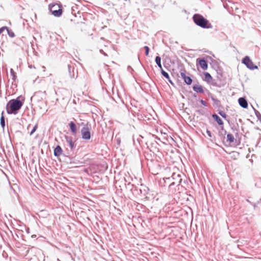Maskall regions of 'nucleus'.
<instances>
[{"instance_id":"nucleus-1","label":"nucleus","mask_w":261,"mask_h":261,"mask_svg":"<svg viewBox=\"0 0 261 261\" xmlns=\"http://www.w3.org/2000/svg\"><path fill=\"white\" fill-rule=\"evenodd\" d=\"M23 102L17 99L10 100L7 104V112L9 114H16L17 111L21 108Z\"/></svg>"},{"instance_id":"nucleus-2","label":"nucleus","mask_w":261,"mask_h":261,"mask_svg":"<svg viewBox=\"0 0 261 261\" xmlns=\"http://www.w3.org/2000/svg\"><path fill=\"white\" fill-rule=\"evenodd\" d=\"M193 19L197 25L201 28L209 29L212 27L209 21L200 14H195L193 17Z\"/></svg>"},{"instance_id":"nucleus-3","label":"nucleus","mask_w":261,"mask_h":261,"mask_svg":"<svg viewBox=\"0 0 261 261\" xmlns=\"http://www.w3.org/2000/svg\"><path fill=\"white\" fill-rule=\"evenodd\" d=\"M50 11L55 16H60L62 13L61 6L58 4H54L50 8Z\"/></svg>"},{"instance_id":"nucleus-4","label":"nucleus","mask_w":261,"mask_h":261,"mask_svg":"<svg viewBox=\"0 0 261 261\" xmlns=\"http://www.w3.org/2000/svg\"><path fill=\"white\" fill-rule=\"evenodd\" d=\"M242 63L250 69H255L257 68V66L254 65L253 62L248 56L245 57L243 59Z\"/></svg>"},{"instance_id":"nucleus-5","label":"nucleus","mask_w":261,"mask_h":261,"mask_svg":"<svg viewBox=\"0 0 261 261\" xmlns=\"http://www.w3.org/2000/svg\"><path fill=\"white\" fill-rule=\"evenodd\" d=\"M82 138L85 140H89L91 138L89 129L87 127H83L81 130Z\"/></svg>"},{"instance_id":"nucleus-6","label":"nucleus","mask_w":261,"mask_h":261,"mask_svg":"<svg viewBox=\"0 0 261 261\" xmlns=\"http://www.w3.org/2000/svg\"><path fill=\"white\" fill-rule=\"evenodd\" d=\"M196 63L199 65L201 69L205 70L208 68L207 62L203 59L198 58L196 60Z\"/></svg>"},{"instance_id":"nucleus-7","label":"nucleus","mask_w":261,"mask_h":261,"mask_svg":"<svg viewBox=\"0 0 261 261\" xmlns=\"http://www.w3.org/2000/svg\"><path fill=\"white\" fill-rule=\"evenodd\" d=\"M172 178L173 180L172 184H180L182 181V179L181 178L180 175L179 174H176L174 173L172 174Z\"/></svg>"},{"instance_id":"nucleus-8","label":"nucleus","mask_w":261,"mask_h":261,"mask_svg":"<svg viewBox=\"0 0 261 261\" xmlns=\"http://www.w3.org/2000/svg\"><path fill=\"white\" fill-rule=\"evenodd\" d=\"M181 77L184 80L185 82L188 85H191L192 82V79L189 76H187L184 72H180Z\"/></svg>"},{"instance_id":"nucleus-9","label":"nucleus","mask_w":261,"mask_h":261,"mask_svg":"<svg viewBox=\"0 0 261 261\" xmlns=\"http://www.w3.org/2000/svg\"><path fill=\"white\" fill-rule=\"evenodd\" d=\"M239 105L243 108H247L248 103L247 100L243 97H241L238 100Z\"/></svg>"},{"instance_id":"nucleus-10","label":"nucleus","mask_w":261,"mask_h":261,"mask_svg":"<svg viewBox=\"0 0 261 261\" xmlns=\"http://www.w3.org/2000/svg\"><path fill=\"white\" fill-rule=\"evenodd\" d=\"M69 126L72 133L75 134L77 133V128L75 123L71 121L69 123Z\"/></svg>"},{"instance_id":"nucleus-11","label":"nucleus","mask_w":261,"mask_h":261,"mask_svg":"<svg viewBox=\"0 0 261 261\" xmlns=\"http://www.w3.org/2000/svg\"><path fill=\"white\" fill-rule=\"evenodd\" d=\"M193 90L197 92L202 93H203L204 91L203 89V87L202 86L199 85H195L193 86Z\"/></svg>"},{"instance_id":"nucleus-12","label":"nucleus","mask_w":261,"mask_h":261,"mask_svg":"<svg viewBox=\"0 0 261 261\" xmlns=\"http://www.w3.org/2000/svg\"><path fill=\"white\" fill-rule=\"evenodd\" d=\"M62 152V149L60 146H57L54 149V155L55 156H60Z\"/></svg>"},{"instance_id":"nucleus-13","label":"nucleus","mask_w":261,"mask_h":261,"mask_svg":"<svg viewBox=\"0 0 261 261\" xmlns=\"http://www.w3.org/2000/svg\"><path fill=\"white\" fill-rule=\"evenodd\" d=\"M213 118L215 119L216 121L220 125H223V122L222 120V119L216 114L213 115Z\"/></svg>"},{"instance_id":"nucleus-14","label":"nucleus","mask_w":261,"mask_h":261,"mask_svg":"<svg viewBox=\"0 0 261 261\" xmlns=\"http://www.w3.org/2000/svg\"><path fill=\"white\" fill-rule=\"evenodd\" d=\"M205 81H206L208 83H210L212 82L213 80L212 76L211 75V74L208 72H204V73Z\"/></svg>"},{"instance_id":"nucleus-15","label":"nucleus","mask_w":261,"mask_h":261,"mask_svg":"<svg viewBox=\"0 0 261 261\" xmlns=\"http://www.w3.org/2000/svg\"><path fill=\"white\" fill-rule=\"evenodd\" d=\"M155 62L156 64L158 65L159 67L160 68V69H163L162 66L161 64V59L159 56H156L155 58Z\"/></svg>"},{"instance_id":"nucleus-16","label":"nucleus","mask_w":261,"mask_h":261,"mask_svg":"<svg viewBox=\"0 0 261 261\" xmlns=\"http://www.w3.org/2000/svg\"><path fill=\"white\" fill-rule=\"evenodd\" d=\"M1 124L3 128H4L5 126V118L4 116V112H2V116L1 117Z\"/></svg>"},{"instance_id":"nucleus-17","label":"nucleus","mask_w":261,"mask_h":261,"mask_svg":"<svg viewBox=\"0 0 261 261\" xmlns=\"http://www.w3.org/2000/svg\"><path fill=\"white\" fill-rule=\"evenodd\" d=\"M161 70L162 74L166 79H167L170 83H172L171 80H170V77L168 73L165 71L163 69H161Z\"/></svg>"},{"instance_id":"nucleus-18","label":"nucleus","mask_w":261,"mask_h":261,"mask_svg":"<svg viewBox=\"0 0 261 261\" xmlns=\"http://www.w3.org/2000/svg\"><path fill=\"white\" fill-rule=\"evenodd\" d=\"M227 141H228L230 143H232L234 141V137L231 134H228L227 135Z\"/></svg>"},{"instance_id":"nucleus-19","label":"nucleus","mask_w":261,"mask_h":261,"mask_svg":"<svg viewBox=\"0 0 261 261\" xmlns=\"http://www.w3.org/2000/svg\"><path fill=\"white\" fill-rule=\"evenodd\" d=\"M6 30L7 31L8 34L9 36L10 37H14L15 34H14V32L12 31L9 30L8 28H7V30Z\"/></svg>"},{"instance_id":"nucleus-20","label":"nucleus","mask_w":261,"mask_h":261,"mask_svg":"<svg viewBox=\"0 0 261 261\" xmlns=\"http://www.w3.org/2000/svg\"><path fill=\"white\" fill-rule=\"evenodd\" d=\"M38 128V124H36L33 127L32 130L30 132V135H32L33 133Z\"/></svg>"},{"instance_id":"nucleus-21","label":"nucleus","mask_w":261,"mask_h":261,"mask_svg":"<svg viewBox=\"0 0 261 261\" xmlns=\"http://www.w3.org/2000/svg\"><path fill=\"white\" fill-rule=\"evenodd\" d=\"M10 73L13 76V79L15 80L16 77V75L15 72H14L13 69H11Z\"/></svg>"},{"instance_id":"nucleus-22","label":"nucleus","mask_w":261,"mask_h":261,"mask_svg":"<svg viewBox=\"0 0 261 261\" xmlns=\"http://www.w3.org/2000/svg\"><path fill=\"white\" fill-rule=\"evenodd\" d=\"M67 142L69 144L71 148H73V147L74 146V143L72 142V141L70 139V140H68Z\"/></svg>"},{"instance_id":"nucleus-23","label":"nucleus","mask_w":261,"mask_h":261,"mask_svg":"<svg viewBox=\"0 0 261 261\" xmlns=\"http://www.w3.org/2000/svg\"><path fill=\"white\" fill-rule=\"evenodd\" d=\"M144 49H145V55L146 56H148L149 55V48L147 46H145L144 47Z\"/></svg>"},{"instance_id":"nucleus-24","label":"nucleus","mask_w":261,"mask_h":261,"mask_svg":"<svg viewBox=\"0 0 261 261\" xmlns=\"http://www.w3.org/2000/svg\"><path fill=\"white\" fill-rule=\"evenodd\" d=\"M6 30H7V27H3L0 28V35L2 34V33L5 31Z\"/></svg>"},{"instance_id":"nucleus-25","label":"nucleus","mask_w":261,"mask_h":261,"mask_svg":"<svg viewBox=\"0 0 261 261\" xmlns=\"http://www.w3.org/2000/svg\"><path fill=\"white\" fill-rule=\"evenodd\" d=\"M219 114H220L221 116H222L223 118H226V114H225L224 112H219Z\"/></svg>"},{"instance_id":"nucleus-26","label":"nucleus","mask_w":261,"mask_h":261,"mask_svg":"<svg viewBox=\"0 0 261 261\" xmlns=\"http://www.w3.org/2000/svg\"><path fill=\"white\" fill-rule=\"evenodd\" d=\"M206 133H207V135H208L209 137H212L211 133V132H210V130H206Z\"/></svg>"},{"instance_id":"nucleus-27","label":"nucleus","mask_w":261,"mask_h":261,"mask_svg":"<svg viewBox=\"0 0 261 261\" xmlns=\"http://www.w3.org/2000/svg\"><path fill=\"white\" fill-rule=\"evenodd\" d=\"M204 102H204L203 100H201V103H202L204 104Z\"/></svg>"}]
</instances>
